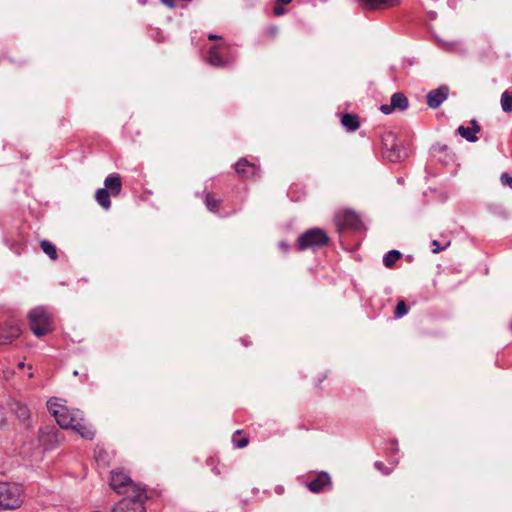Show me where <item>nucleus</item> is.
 I'll return each instance as SVG.
<instances>
[{
	"instance_id": "1",
	"label": "nucleus",
	"mask_w": 512,
	"mask_h": 512,
	"mask_svg": "<svg viewBox=\"0 0 512 512\" xmlns=\"http://www.w3.org/2000/svg\"><path fill=\"white\" fill-rule=\"evenodd\" d=\"M59 398H51L47 402L49 412L55 417L56 422L64 429H72L82 438L92 440L95 431L84 423L83 413L79 409H69Z\"/></svg>"
},
{
	"instance_id": "2",
	"label": "nucleus",
	"mask_w": 512,
	"mask_h": 512,
	"mask_svg": "<svg viewBox=\"0 0 512 512\" xmlns=\"http://www.w3.org/2000/svg\"><path fill=\"white\" fill-rule=\"evenodd\" d=\"M110 486L117 493L126 494L123 499L135 500L138 499V497H135L138 495L143 496V502L147 499L145 488H140L123 472H111Z\"/></svg>"
},
{
	"instance_id": "3",
	"label": "nucleus",
	"mask_w": 512,
	"mask_h": 512,
	"mask_svg": "<svg viewBox=\"0 0 512 512\" xmlns=\"http://www.w3.org/2000/svg\"><path fill=\"white\" fill-rule=\"evenodd\" d=\"M30 329L37 337L47 335L53 330L51 315L44 307H36L28 314Z\"/></svg>"
},
{
	"instance_id": "4",
	"label": "nucleus",
	"mask_w": 512,
	"mask_h": 512,
	"mask_svg": "<svg viewBox=\"0 0 512 512\" xmlns=\"http://www.w3.org/2000/svg\"><path fill=\"white\" fill-rule=\"evenodd\" d=\"M329 241L327 233L320 228H312L301 234L298 238V248L305 250L326 245Z\"/></svg>"
},
{
	"instance_id": "5",
	"label": "nucleus",
	"mask_w": 512,
	"mask_h": 512,
	"mask_svg": "<svg viewBox=\"0 0 512 512\" xmlns=\"http://www.w3.org/2000/svg\"><path fill=\"white\" fill-rule=\"evenodd\" d=\"M22 503L20 488L8 483H0V508L13 510Z\"/></svg>"
},
{
	"instance_id": "6",
	"label": "nucleus",
	"mask_w": 512,
	"mask_h": 512,
	"mask_svg": "<svg viewBox=\"0 0 512 512\" xmlns=\"http://www.w3.org/2000/svg\"><path fill=\"white\" fill-rule=\"evenodd\" d=\"M382 144L386 149V157L391 162H398L401 159L405 158L406 152L402 151L396 144V136L392 132H386L382 135Z\"/></svg>"
},
{
	"instance_id": "7",
	"label": "nucleus",
	"mask_w": 512,
	"mask_h": 512,
	"mask_svg": "<svg viewBox=\"0 0 512 512\" xmlns=\"http://www.w3.org/2000/svg\"><path fill=\"white\" fill-rule=\"evenodd\" d=\"M138 499H122L113 508L112 512H146L143 502V496L138 495Z\"/></svg>"
},
{
	"instance_id": "8",
	"label": "nucleus",
	"mask_w": 512,
	"mask_h": 512,
	"mask_svg": "<svg viewBox=\"0 0 512 512\" xmlns=\"http://www.w3.org/2000/svg\"><path fill=\"white\" fill-rule=\"evenodd\" d=\"M336 223L341 229H356L360 226L361 221L354 211L345 210L336 215Z\"/></svg>"
},
{
	"instance_id": "9",
	"label": "nucleus",
	"mask_w": 512,
	"mask_h": 512,
	"mask_svg": "<svg viewBox=\"0 0 512 512\" xmlns=\"http://www.w3.org/2000/svg\"><path fill=\"white\" fill-rule=\"evenodd\" d=\"M235 171L242 179H252L258 176L259 167L246 158H241L235 165Z\"/></svg>"
},
{
	"instance_id": "10",
	"label": "nucleus",
	"mask_w": 512,
	"mask_h": 512,
	"mask_svg": "<svg viewBox=\"0 0 512 512\" xmlns=\"http://www.w3.org/2000/svg\"><path fill=\"white\" fill-rule=\"evenodd\" d=\"M364 12L383 10L397 6L399 0H357Z\"/></svg>"
},
{
	"instance_id": "11",
	"label": "nucleus",
	"mask_w": 512,
	"mask_h": 512,
	"mask_svg": "<svg viewBox=\"0 0 512 512\" xmlns=\"http://www.w3.org/2000/svg\"><path fill=\"white\" fill-rule=\"evenodd\" d=\"M449 88L445 85L433 89L427 94V105L432 109H437L447 99Z\"/></svg>"
},
{
	"instance_id": "12",
	"label": "nucleus",
	"mask_w": 512,
	"mask_h": 512,
	"mask_svg": "<svg viewBox=\"0 0 512 512\" xmlns=\"http://www.w3.org/2000/svg\"><path fill=\"white\" fill-rule=\"evenodd\" d=\"M331 486V477L330 475L325 472L321 471L316 475V477L306 483V487L311 491L312 493H320L324 490L325 487Z\"/></svg>"
},
{
	"instance_id": "13",
	"label": "nucleus",
	"mask_w": 512,
	"mask_h": 512,
	"mask_svg": "<svg viewBox=\"0 0 512 512\" xmlns=\"http://www.w3.org/2000/svg\"><path fill=\"white\" fill-rule=\"evenodd\" d=\"M470 125V127L459 126L457 128V133L466 141L475 143L478 141L477 133L481 131V127L475 119L470 121Z\"/></svg>"
},
{
	"instance_id": "14",
	"label": "nucleus",
	"mask_w": 512,
	"mask_h": 512,
	"mask_svg": "<svg viewBox=\"0 0 512 512\" xmlns=\"http://www.w3.org/2000/svg\"><path fill=\"white\" fill-rule=\"evenodd\" d=\"M20 328L16 323L7 324L0 327V345H6L13 341V339L20 336Z\"/></svg>"
},
{
	"instance_id": "15",
	"label": "nucleus",
	"mask_w": 512,
	"mask_h": 512,
	"mask_svg": "<svg viewBox=\"0 0 512 512\" xmlns=\"http://www.w3.org/2000/svg\"><path fill=\"white\" fill-rule=\"evenodd\" d=\"M104 185L112 196H118L122 189L121 177L118 174H110L106 177Z\"/></svg>"
},
{
	"instance_id": "16",
	"label": "nucleus",
	"mask_w": 512,
	"mask_h": 512,
	"mask_svg": "<svg viewBox=\"0 0 512 512\" xmlns=\"http://www.w3.org/2000/svg\"><path fill=\"white\" fill-rule=\"evenodd\" d=\"M207 61L214 67H224L229 62L225 60L219 52V46L214 45L209 49Z\"/></svg>"
},
{
	"instance_id": "17",
	"label": "nucleus",
	"mask_w": 512,
	"mask_h": 512,
	"mask_svg": "<svg viewBox=\"0 0 512 512\" xmlns=\"http://www.w3.org/2000/svg\"><path fill=\"white\" fill-rule=\"evenodd\" d=\"M392 108L403 111L408 108V98L401 92H396L391 96Z\"/></svg>"
},
{
	"instance_id": "18",
	"label": "nucleus",
	"mask_w": 512,
	"mask_h": 512,
	"mask_svg": "<svg viewBox=\"0 0 512 512\" xmlns=\"http://www.w3.org/2000/svg\"><path fill=\"white\" fill-rule=\"evenodd\" d=\"M110 195L111 193L106 188H100L95 193L97 203L105 210L111 207Z\"/></svg>"
},
{
	"instance_id": "19",
	"label": "nucleus",
	"mask_w": 512,
	"mask_h": 512,
	"mask_svg": "<svg viewBox=\"0 0 512 512\" xmlns=\"http://www.w3.org/2000/svg\"><path fill=\"white\" fill-rule=\"evenodd\" d=\"M342 125L348 130V131H356L359 126V119L356 114H344L341 118Z\"/></svg>"
},
{
	"instance_id": "20",
	"label": "nucleus",
	"mask_w": 512,
	"mask_h": 512,
	"mask_svg": "<svg viewBox=\"0 0 512 512\" xmlns=\"http://www.w3.org/2000/svg\"><path fill=\"white\" fill-rule=\"evenodd\" d=\"M204 203L206 208L213 213H216L219 210L221 200L214 197L213 194L207 192L204 195Z\"/></svg>"
},
{
	"instance_id": "21",
	"label": "nucleus",
	"mask_w": 512,
	"mask_h": 512,
	"mask_svg": "<svg viewBox=\"0 0 512 512\" xmlns=\"http://www.w3.org/2000/svg\"><path fill=\"white\" fill-rule=\"evenodd\" d=\"M402 254L398 250H390L388 251L384 258H383V264L390 268L393 266V264L401 258Z\"/></svg>"
},
{
	"instance_id": "22",
	"label": "nucleus",
	"mask_w": 512,
	"mask_h": 512,
	"mask_svg": "<svg viewBox=\"0 0 512 512\" xmlns=\"http://www.w3.org/2000/svg\"><path fill=\"white\" fill-rule=\"evenodd\" d=\"M40 247L43 250V252L49 256V258L51 260L57 259L58 256H57L56 247L50 241L42 240L40 242Z\"/></svg>"
},
{
	"instance_id": "23",
	"label": "nucleus",
	"mask_w": 512,
	"mask_h": 512,
	"mask_svg": "<svg viewBox=\"0 0 512 512\" xmlns=\"http://www.w3.org/2000/svg\"><path fill=\"white\" fill-rule=\"evenodd\" d=\"M500 103L504 112H512V93L504 91L501 95Z\"/></svg>"
},
{
	"instance_id": "24",
	"label": "nucleus",
	"mask_w": 512,
	"mask_h": 512,
	"mask_svg": "<svg viewBox=\"0 0 512 512\" xmlns=\"http://www.w3.org/2000/svg\"><path fill=\"white\" fill-rule=\"evenodd\" d=\"M15 413L21 421H26L30 416V411L24 404H18L15 409Z\"/></svg>"
},
{
	"instance_id": "25",
	"label": "nucleus",
	"mask_w": 512,
	"mask_h": 512,
	"mask_svg": "<svg viewBox=\"0 0 512 512\" xmlns=\"http://www.w3.org/2000/svg\"><path fill=\"white\" fill-rule=\"evenodd\" d=\"M408 312V308L403 300L397 303V306L394 311V315L396 318H402Z\"/></svg>"
},
{
	"instance_id": "26",
	"label": "nucleus",
	"mask_w": 512,
	"mask_h": 512,
	"mask_svg": "<svg viewBox=\"0 0 512 512\" xmlns=\"http://www.w3.org/2000/svg\"><path fill=\"white\" fill-rule=\"evenodd\" d=\"M451 244V241L450 240H447L443 245L440 244L439 241L437 240H433L431 242V245H432V253L434 254H437V253H440L441 251H443L444 249H446L447 247H449Z\"/></svg>"
},
{
	"instance_id": "27",
	"label": "nucleus",
	"mask_w": 512,
	"mask_h": 512,
	"mask_svg": "<svg viewBox=\"0 0 512 512\" xmlns=\"http://www.w3.org/2000/svg\"><path fill=\"white\" fill-rule=\"evenodd\" d=\"M500 181L502 185L509 187L512 189V175H509L508 173H502L500 177Z\"/></svg>"
},
{
	"instance_id": "28",
	"label": "nucleus",
	"mask_w": 512,
	"mask_h": 512,
	"mask_svg": "<svg viewBox=\"0 0 512 512\" xmlns=\"http://www.w3.org/2000/svg\"><path fill=\"white\" fill-rule=\"evenodd\" d=\"M233 443H234L235 447L242 449L248 445L249 440L247 437H243L239 440H236L235 437H233Z\"/></svg>"
},
{
	"instance_id": "29",
	"label": "nucleus",
	"mask_w": 512,
	"mask_h": 512,
	"mask_svg": "<svg viewBox=\"0 0 512 512\" xmlns=\"http://www.w3.org/2000/svg\"><path fill=\"white\" fill-rule=\"evenodd\" d=\"M375 468L385 475H388L390 473V470L380 461L375 462Z\"/></svg>"
},
{
	"instance_id": "30",
	"label": "nucleus",
	"mask_w": 512,
	"mask_h": 512,
	"mask_svg": "<svg viewBox=\"0 0 512 512\" xmlns=\"http://www.w3.org/2000/svg\"><path fill=\"white\" fill-rule=\"evenodd\" d=\"M395 109L392 108V104L390 103L389 105L385 104V105H381L380 107V111L386 115L388 114H391Z\"/></svg>"
},
{
	"instance_id": "31",
	"label": "nucleus",
	"mask_w": 512,
	"mask_h": 512,
	"mask_svg": "<svg viewBox=\"0 0 512 512\" xmlns=\"http://www.w3.org/2000/svg\"><path fill=\"white\" fill-rule=\"evenodd\" d=\"M446 149H447V146H445V145H441V144H435V145H433V147H432V151H433L434 153H440V152L445 151Z\"/></svg>"
},
{
	"instance_id": "32",
	"label": "nucleus",
	"mask_w": 512,
	"mask_h": 512,
	"mask_svg": "<svg viewBox=\"0 0 512 512\" xmlns=\"http://www.w3.org/2000/svg\"><path fill=\"white\" fill-rule=\"evenodd\" d=\"M166 6L168 7H174L175 0H161Z\"/></svg>"
},
{
	"instance_id": "33",
	"label": "nucleus",
	"mask_w": 512,
	"mask_h": 512,
	"mask_svg": "<svg viewBox=\"0 0 512 512\" xmlns=\"http://www.w3.org/2000/svg\"><path fill=\"white\" fill-rule=\"evenodd\" d=\"M274 13L277 16L282 15L284 13V9L280 8V7H277V8H275Z\"/></svg>"
},
{
	"instance_id": "34",
	"label": "nucleus",
	"mask_w": 512,
	"mask_h": 512,
	"mask_svg": "<svg viewBox=\"0 0 512 512\" xmlns=\"http://www.w3.org/2000/svg\"><path fill=\"white\" fill-rule=\"evenodd\" d=\"M220 38H221V36L216 35V34H209L208 35V39L209 40H216V39H220Z\"/></svg>"
},
{
	"instance_id": "35",
	"label": "nucleus",
	"mask_w": 512,
	"mask_h": 512,
	"mask_svg": "<svg viewBox=\"0 0 512 512\" xmlns=\"http://www.w3.org/2000/svg\"><path fill=\"white\" fill-rule=\"evenodd\" d=\"M277 33H278V28H277V27H272V28L270 29V34H271L272 36H275Z\"/></svg>"
},
{
	"instance_id": "36",
	"label": "nucleus",
	"mask_w": 512,
	"mask_h": 512,
	"mask_svg": "<svg viewBox=\"0 0 512 512\" xmlns=\"http://www.w3.org/2000/svg\"><path fill=\"white\" fill-rule=\"evenodd\" d=\"M292 0H277V2L281 3V4H284V5H287L291 2Z\"/></svg>"
},
{
	"instance_id": "37",
	"label": "nucleus",
	"mask_w": 512,
	"mask_h": 512,
	"mask_svg": "<svg viewBox=\"0 0 512 512\" xmlns=\"http://www.w3.org/2000/svg\"><path fill=\"white\" fill-rule=\"evenodd\" d=\"M280 246H281V248H283V249H287V247H288V246H287V244H285V243H280Z\"/></svg>"
},
{
	"instance_id": "38",
	"label": "nucleus",
	"mask_w": 512,
	"mask_h": 512,
	"mask_svg": "<svg viewBox=\"0 0 512 512\" xmlns=\"http://www.w3.org/2000/svg\"><path fill=\"white\" fill-rule=\"evenodd\" d=\"M24 366H25V364H24L23 362H20V363L18 364V367H19V368H23Z\"/></svg>"
},
{
	"instance_id": "39",
	"label": "nucleus",
	"mask_w": 512,
	"mask_h": 512,
	"mask_svg": "<svg viewBox=\"0 0 512 512\" xmlns=\"http://www.w3.org/2000/svg\"><path fill=\"white\" fill-rule=\"evenodd\" d=\"M510 329L512 330V323H511V325H510Z\"/></svg>"
}]
</instances>
